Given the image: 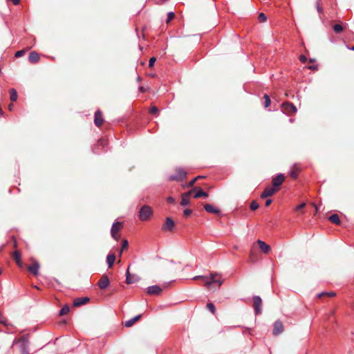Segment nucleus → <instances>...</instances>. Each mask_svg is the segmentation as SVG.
Returning <instances> with one entry per match:
<instances>
[{
	"label": "nucleus",
	"instance_id": "obj_1",
	"mask_svg": "<svg viewBox=\"0 0 354 354\" xmlns=\"http://www.w3.org/2000/svg\"><path fill=\"white\" fill-rule=\"evenodd\" d=\"M15 344L18 345L21 354H30V343L27 337L23 336L19 339H15L13 342V344Z\"/></svg>",
	"mask_w": 354,
	"mask_h": 354
},
{
	"label": "nucleus",
	"instance_id": "obj_2",
	"mask_svg": "<svg viewBox=\"0 0 354 354\" xmlns=\"http://www.w3.org/2000/svg\"><path fill=\"white\" fill-rule=\"evenodd\" d=\"M153 209L150 206L145 205L141 207L138 212V218L142 221H148L153 215Z\"/></svg>",
	"mask_w": 354,
	"mask_h": 354
},
{
	"label": "nucleus",
	"instance_id": "obj_3",
	"mask_svg": "<svg viewBox=\"0 0 354 354\" xmlns=\"http://www.w3.org/2000/svg\"><path fill=\"white\" fill-rule=\"evenodd\" d=\"M220 276H221L220 274L218 272L210 273V280H208L207 278L206 277L205 286L208 289L212 290V285L214 283H216L217 287L220 288L221 286L223 283V280L216 279V277H220Z\"/></svg>",
	"mask_w": 354,
	"mask_h": 354
},
{
	"label": "nucleus",
	"instance_id": "obj_4",
	"mask_svg": "<svg viewBox=\"0 0 354 354\" xmlns=\"http://www.w3.org/2000/svg\"><path fill=\"white\" fill-rule=\"evenodd\" d=\"M187 176V172L183 168L178 167L176 169V174L169 176V180L181 181Z\"/></svg>",
	"mask_w": 354,
	"mask_h": 354
},
{
	"label": "nucleus",
	"instance_id": "obj_5",
	"mask_svg": "<svg viewBox=\"0 0 354 354\" xmlns=\"http://www.w3.org/2000/svg\"><path fill=\"white\" fill-rule=\"evenodd\" d=\"M297 111L296 106L292 103L284 102L282 104V111L286 114L295 113Z\"/></svg>",
	"mask_w": 354,
	"mask_h": 354
},
{
	"label": "nucleus",
	"instance_id": "obj_6",
	"mask_svg": "<svg viewBox=\"0 0 354 354\" xmlns=\"http://www.w3.org/2000/svg\"><path fill=\"white\" fill-rule=\"evenodd\" d=\"M254 309L256 314L261 313V303L262 300L259 296H254L253 297Z\"/></svg>",
	"mask_w": 354,
	"mask_h": 354
},
{
	"label": "nucleus",
	"instance_id": "obj_7",
	"mask_svg": "<svg viewBox=\"0 0 354 354\" xmlns=\"http://www.w3.org/2000/svg\"><path fill=\"white\" fill-rule=\"evenodd\" d=\"M174 226V221L170 217H167L165 220V224L162 227V230L163 231H172Z\"/></svg>",
	"mask_w": 354,
	"mask_h": 354
},
{
	"label": "nucleus",
	"instance_id": "obj_8",
	"mask_svg": "<svg viewBox=\"0 0 354 354\" xmlns=\"http://www.w3.org/2000/svg\"><path fill=\"white\" fill-rule=\"evenodd\" d=\"M278 188H275L274 187H266L265 190L261 194V197L262 198H266L267 197L272 196L274 193L278 191Z\"/></svg>",
	"mask_w": 354,
	"mask_h": 354
},
{
	"label": "nucleus",
	"instance_id": "obj_9",
	"mask_svg": "<svg viewBox=\"0 0 354 354\" xmlns=\"http://www.w3.org/2000/svg\"><path fill=\"white\" fill-rule=\"evenodd\" d=\"M283 331V325L281 322L276 321L273 324V334L278 335Z\"/></svg>",
	"mask_w": 354,
	"mask_h": 354
},
{
	"label": "nucleus",
	"instance_id": "obj_10",
	"mask_svg": "<svg viewBox=\"0 0 354 354\" xmlns=\"http://www.w3.org/2000/svg\"><path fill=\"white\" fill-rule=\"evenodd\" d=\"M162 292V288L159 286L153 285L149 286L147 292L151 295H158Z\"/></svg>",
	"mask_w": 354,
	"mask_h": 354
},
{
	"label": "nucleus",
	"instance_id": "obj_11",
	"mask_svg": "<svg viewBox=\"0 0 354 354\" xmlns=\"http://www.w3.org/2000/svg\"><path fill=\"white\" fill-rule=\"evenodd\" d=\"M109 279L106 275H103L97 282V286L100 289L104 290L109 285Z\"/></svg>",
	"mask_w": 354,
	"mask_h": 354
},
{
	"label": "nucleus",
	"instance_id": "obj_12",
	"mask_svg": "<svg viewBox=\"0 0 354 354\" xmlns=\"http://www.w3.org/2000/svg\"><path fill=\"white\" fill-rule=\"evenodd\" d=\"M196 189H197V187H194L192 190H190L189 192H188L187 193H185V194H183L182 195V199H181V201H180V205L182 206H185V205H187L189 204V196Z\"/></svg>",
	"mask_w": 354,
	"mask_h": 354
},
{
	"label": "nucleus",
	"instance_id": "obj_13",
	"mask_svg": "<svg viewBox=\"0 0 354 354\" xmlns=\"http://www.w3.org/2000/svg\"><path fill=\"white\" fill-rule=\"evenodd\" d=\"M120 228H121V223L119 222L114 223L112 225L111 233V236L113 239H115L116 240L118 239L117 232L120 230Z\"/></svg>",
	"mask_w": 354,
	"mask_h": 354
},
{
	"label": "nucleus",
	"instance_id": "obj_14",
	"mask_svg": "<svg viewBox=\"0 0 354 354\" xmlns=\"http://www.w3.org/2000/svg\"><path fill=\"white\" fill-rule=\"evenodd\" d=\"M104 120L102 118V112L97 110L95 113L94 123L97 127H100L103 124Z\"/></svg>",
	"mask_w": 354,
	"mask_h": 354
},
{
	"label": "nucleus",
	"instance_id": "obj_15",
	"mask_svg": "<svg viewBox=\"0 0 354 354\" xmlns=\"http://www.w3.org/2000/svg\"><path fill=\"white\" fill-rule=\"evenodd\" d=\"M257 243L259 246V248L261 249V250L265 253V254H268L270 251V247L269 245H268L266 243H265L264 241L260 240V239H258L257 240Z\"/></svg>",
	"mask_w": 354,
	"mask_h": 354
},
{
	"label": "nucleus",
	"instance_id": "obj_16",
	"mask_svg": "<svg viewBox=\"0 0 354 354\" xmlns=\"http://www.w3.org/2000/svg\"><path fill=\"white\" fill-rule=\"evenodd\" d=\"M284 180V176L283 174H278L275 178L272 180L273 187L277 188V187L280 186Z\"/></svg>",
	"mask_w": 354,
	"mask_h": 354
},
{
	"label": "nucleus",
	"instance_id": "obj_17",
	"mask_svg": "<svg viewBox=\"0 0 354 354\" xmlns=\"http://www.w3.org/2000/svg\"><path fill=\"white\" fill-rule=\"evenodd\" d=\"M89 299L88 297H78L74 299L73 306L75 307L80 306L88 302Z\"/></svg>",
	"mask_w": 354,
	"mask_h": 354
},
{
	"label": "nucleus",
	"instance_id": "obj_18",
	"mask_svg": "<svg viewBox=\"0 0 354 354\" xmlns=\"http://www.w3.org/2000/svg\"><path fill=\"white\" fill-rule=\"evenodd\" d=\"M204 209H205L206 212H209V213H212V214H219L220 211L218 208H216V207H214V205H211V204H205L204 205Z\"/></svg>",
	"mask_w": 354,
	"mask_h": 354
},
{
	"label": "nucleus",
	"instance_id": "obj_19",
	"mask_svg": "<svg viewBox=\"0 0 354 354\" xmlns=\"http://www.w3.org/2000/svg\"><path fill=\"white\" fill-rule=\"evenodd\" d=\"M141 317H142V315H138L126 321L124 324V326L127 327V328L131 327V326H133V324L136 322L138 321L141 318Z\"/></svg>",
	"mask_w": 354,
	"mask_h": 354
},
{
	"label": "nucleus",
	"instance_id": "obj_20",
	"mask_svg": "<svg viewBox=\"0 0 354 354\" xmlns=\"http://www.w3.org/2000/svg\"><path fill=\"white\" fill-rule=\"evenodd\" d=\"M39 268V264L37 262H35L28 267V270L36 276L38 274Z\"/></svg>",
	"mask_w": 354,
	"mask_h": 354
},
{
	"label": "nucleus",
	"instance_id": "obj_21",
	"mask_svg": "<svg viewBox=\"0 0 354 354\" xmlns=\"http://www.w3.org/2000/svg\"><path fill=\"white\" fill-rule=\"evenodd\" d=\"M29 61L32 63H36L39 60V57L37 53L32 51L29 54Z\"/></svg>",
	"mask_w": 354,
	"mask_h": 354
},
{
	"label": "nucleus",
	"instance_id": "obj_22",
	"mask_svg": "<svg viewBox=\"0 0 354 354\" xmlns=\"http://www.w3.org/2000/svg\"><path fill=\"white\" fill-rule=\"evenodd\" d=\"M115 257L113 254H109L106 257V263L109 268H111L115 262Z\"/></svg>",
	"mask_w": 354,
	"mask_h": 354
},
{
	"label": "nucleus",
	"instance_id": "obj_23",
	"mask_svg": "<svg viewBox=\"0 0 354 354\" xmlns=\"http://www.w3.org/2000/svg\"><path fill=\"white\" fill-rule=\"evenodd\" d=\"M12 257L13 259L15 260V261L17 262V263L21 266L22 263H21V254L20 253L18 252V251H15L13 252V254H12Z\"/></svg>",
	"mask_w": 354,
	"mask_h": 354
},
{
	"label": "nucleus",
	"instance_id": "obj_24",
	"mask_svg": "<svg viewBox=\"0 0 354 354\" xmlns=\"http://www.w3.org/2000/svg\"><path fill=\"white\" fill-rule=\"evenodd\" d=\"M329 221H331L332 223L336 224V225H339L340 224V220H339V217L337 214H332L330 217H329Z\"/></svg>",
	"mask_w": 354,
	"mask_h": 354
},
{
	"label": "nucleus",
	"instance_id": "obj_25",
	"mask_svg": "<svg viewBox=\"0 0 354 354\" xmlns=\"http://www.w3.org/2000/svg\"><path fill=\"white\" fill-rule=\"evenodd\" d=\"M208 195H207V193L203 191L202 189H199L196 193L194 195V198H200V197H202V196H204V197H207Z\"/></svg>",
	"mask_w": 354,
	"mask_h": 354
},
{
	"label": "nucleus",
	"instance_id": "obj_26",
	"mask_svg": "<svg viewBox=\"0 0 354 354\" xmlns=\"http://www.w3.org/2000/svg\"><path fill=\"white\" fill-rule=\"evenodd\" d=\"M10 100L12 102H15L17 100V92L15 88H11L10 90Z\"/></svg>",
	"mask_w": 354,
	"mask_h": 354
},
{
	"label": "nucleus",
	"instance_id": "obj_27",
	"mask_svg": "<svg viewBox=\"0 0 354 354\" xmlns=\"http://www.w3.org/2000/svg\"><path fill=\"white\" fill-rule=\"evenodd\" d=\"M136 281V280H133L131 279V277L130 275L129 270V268H128L127 270V272H126V282H127V283H128V284L133 283H134Z\"/></svg>",
	"mask_w": 354,
	"mask_h": 354
},
{
	"label": "nucleus",
	"instance_id": "obj_28",
	"mask_svg": "<svg viewBox=\"0 0 354 354\" xmlns=\"http://www.w3.org/2000/svg\"><path fill=\"white\" fill-rule=\"evenodd\" d=\"M316 10L317 12L320 15L319 17L322 19L321 15L323 13V8L320 5L319 0H317L315 3Z\"/></svg>",
	"mask_w": 354,
	"mask_h": 354
},
{
	"label": "nucleus",
	"instance_id": "obj_29",
	"mask_svg": "<svg viewBox=\"0 0 354 354\" xmlns=\"http://www.w3.org/2000/svg\"><path fill=\"white\" fill-rule=\"evenodd\" d=\"M69 312V307L67 305H65L59 311V315L62 316L67 314Z\"/></svg>",
	"mask_w": 354,
	"mask_h": 354
},
{
	"label": "nucleus",
	"instance_id": "obj_30",
	"mask_svg": "<svg viewBox=\"0 0 354 354\" xmlns=\"http://www.w3.org/2000/svg\"><path fill=\"white\" fill-rule=\"evenodd\" d=\"M333 28L336 33H340L343 30V27L341 24H335L333 26Z\"/></svg>",
	"mask_w": 354,
	"mask_h": 354
},
{
	"label": "nucleus",
	"instance_id": "obj_31",
	"mask_svg": "<svg viewBox=\"0 0 354 354\" xmlns=\"http://www.w3.org/2000/svg\"><path fill=\"white\" fill-rule=\"evenodd\" d=\"M263 98L265 100L264 107L267 108V107H268L270 105V103H271L270 99L268 95H267V94H265L263 95Z\"/></svg>",
	"mask_w": 354,
	"mask_h": 354
},
{
	"label": "nucleus",
	"instance_id": "obj_32",
	"mask_svg": "<svg viewBox=\"0 0 354 354\" xmlns=\"http://www.w3.org/2000/svg\"><path fill=\"white\" fill-rule=\"evenodd\" d=\"M207 308L212 313L214 314L216 312V308L212 303H208L207 304Z\"/></svg>",
	"mask_w": 354,
	"mask_h": 354
},
{
	"label": "nucleus",
	"instance_id": "obj_33",
	"mask_svg": "<svg viewBox=\"0 0 354 354\" xmlns=\"http://www.w3.org/2000/svg\"><path fill=\"white\" fill-rule=\"evenodd\" d=\"M258 19H259V22H265L267 20V17H266V15L263 12H261L259 15Z\"/></svg>",
	"mask_w": 354,
	"mask_h": 354
},
{
	"label": "nucleus",
	"instance_id": "obj_34",
	"mask_svg": "<svg viewBox=\"0 0 354 354\" xmlns=\"http://www.w3.org/2000/svg\"><path fill=\"white\" fill-rule=\"evenodd\" d=\"M259 207V204L255 201H252L250 204V208L252 210H256Z\"/></svg>",
	"mask_w": 354,
	"mask_h": 354
},
{
	"label": "nucleus",
	"instance_id": "obj_35",
	"mask_svg": "<svg viewBox=\"0 0 354 354\" xmlns=\"http://www.w3.org/2000/svg\"><path fill=\"white\" fill-rule=\"evenodd\" d=\"M174 15H175L174 12H168L167 23H169L171 19H173L174 17Z\"/></svg>",
	"mask_w": 354,
	"mask_h": 354
},
{
	"label": "nucleus",
	"instance_id": "obj_36",
	"mask_svg": "<svg viewBox=\"0 0 354 354\" xmlns=\"http://www.w3.org/2000/svg\"><path fill=\"white\" fill-rule=\"evenodd\" d=\"M156 57H151L149 61V66L150 68H152L153 66L154 63L156 62Z\"/></svg>",
	"mask_w": 354,
	"mask_h": 354
},
{
	"label": "nucleus",
	"instance_id": "obj_37",
	"mask_svg": "<svg viewBox=\"0 0 354 354\" xmlns=\"http://www.w3.org/2000/svg\"><path fill=\"white\" fill-rule=\"evenodd\" d=\"M203 178V177H202V176H198V177H196V178H195L192 179V180L189 183L188 186H189V187H192V186H194V185L195 182L196 181V180H197L198 178Z\"/></svg>",
	"mask_w": 354,
	"mask_h": 354
},
{
	"label": "nucleus",
	"instance_id": "obj_38",
	"mask_svg": "<svg viewBox=\"0 0 354 354\" xmlns=\"http://www.w3.org/2000/svg\"><path fill=\"white\" fill-rule=\"evenodd\" d=\"M201 279L205 283V281H206V277L205 276L198 275V276H195L194 277H193L194 280H196V279Z\"/></svg>",
	"mask_w": 354,
	"mask_h": 354
},
{
	"label": "nucleus",
	"instance_id": "obj_39",
	"mask_svg": "<svg viewBox=\"0 0 354 354\" xmlns=\"http://www.w3.org/2000/svg\"><path fill=\"white\" fill-rule=\"evenodd\" d=\"M322 295H327L330 297H333L335 295V293L333 292H322L320 294L318 295V297H321Z\"/></svg>",
	"mask_w": 354,
	"mask_h": 354
},
{
	"label": "nucleus",
	"instance_id": "obj_40",
	"mask_svg": "<svg viewBox=\"0 0 354 354\" xmlns=\"http://www.w3.org/2000/svg\"><path fill=\"white\" fill-rule=\"evenodd\" d=\"M24 54V50H19L15 53V56L16 57H19L22 56Z\"/></svg>",
	"mask_w": 354,
	"mask_h": 354
},
{
	"label": "nucleus",
	"instance_id": "obj_41",
	"mask_svg": "<svg viewBox=\"0 0 354 354\" xmlns=\"http://www.w3.org/2000/svg\"><path fill=\"white\" fill-rule=\"evenodd\" d=\"M149 111L151 114H155L158 112V108L156 106H152Z\"/></svg>",
	"mask_w": 354,
	"mask_h": 354
},
{
	"label": "nucleus",
	"instance_id": "obj_42",
	"mask_svg": "<svg viewBox=\"0 0 354 354\" xmlns=\"http://www.w3.org/2000/svg\"><path fill=\"white\" fill-rule=\"evenodd\" d=\"M191 213H192V210L189 209H187L184 210V212H183L184 216H189L191 214Z\"/></svg>",
	"mask_w": 354,
	"mask_h": 354
},
{
	"label": "nucleus",
	"instance_id": "obj_43",
	"mask_svg": "<svg viewBox=\"0 0 354 354\" xmlns=\"http://www.w3.org/2000/svg\"><path fill=\"white\" fill-rule=\"evenodd\" d=\"M299 60L302 62V63H305L307 60V58L305 55H300L299 56Z\"/></svg>",
	"mask_w": 354,
	"mask_h": 354
},
{
	"label": "nucleus",
	"instance_id": "obj_44",
	"mask_svg": "<svg viewBox=\"0 0 354 354\" xmlns=\"http://www.w3.org/2000/svg\"><path fill=\"white\" fill-rule=\"evenodd\" d=\"M128 247V241L127 240H124L122 245V249L124 250Z\"/></svg>",
	"mask_w": 354,
	"mask_h": 354
},
{
	"label": "nucleus",
	"instance_id": "obj_45",
	"mask_svg": "<svg viewBox=\"0 0 354 354\" xmlns=\"http://www.w3.org/2000/svg\"><path fill=\"white\" fill-rule=\"evenodd\" d=\"M305 205H306V204H305V203H301V204H300V205H297V206L296 207V209H295L298 211V210H299V209H301L304 208V207H305Z\"/></svg>",
	"mask_w": 354,
	"mask_h": 354
},
{
	"label": "nucleus",
	"instance_id": "obj_46",
	"mask_svg": "<svg viewBox=\"0 0 354 354\" xmlns=\"http://www.w3.org/2000/svg\"><path fill=\"white\" fill-rule=\"evenodd\" d=\"M290 176H291L292 177H293V178H297V173H296L295 171H292V172L290 173Z\"/></svg>",
	"mask_w": 354,
	"mask_h": 354
},
{
	"label": "nucleus",
	"instance_id": "obj_47",
	"mask_svg": "<svg viewBox=\"0 0 354 354\" xmlns=\"http://www.w3.org/2000/svg\"><path fill=\"white\" fill-rule=\"evenodd\" d=\"M272 203V200L271 199H267L266 201V206H269Z\"/></svg>",
	"mask_w": 354,
	"mask_h": 354
},
{
	"label": "nucleus",
	"instance_id": "obj_48",
	"mask_svg": "<svg viewBox=\"0 0 354 354\" xmlns=\"http://www.w3.org/2000/svg\"><path fill=\"white\" fill-rule=\"evenodd\" d=\"M4 317H3L1 313L0 312V323H4Z\"/></svg>",
	"mask_w": 354,
	"mask_h": 354
},
{
	"label": "nucleus",
	"instance_id": "obj_49",
	"mask_svg": "<svg viewBox=\"0 0 354 354\" xmlns=\"http://www.w3.org/2000/svg\"><path fill=\"white\" fill-rule=\"evenodd\" d=\"M167 201H168L169 203H174V199L172 197H168V198H167Z\"/></svg>",
	"mask_w": 354,
	"mask_h": 354
},
{
	"label": "nucleus",
	"instance_id": "obj_50",
	"mask_svg": "<svg viewBox=\"0 0 354 354\" xmlns=\"http://www.w3.org/2000/svg\"><path fill=\"white\" fill-rule=\"evenodd\" d=\"M139 91H140V92L144 93V92H145L146 89H145L143 86H140V87H139Z\"/></svg>",
	"mask_w": 354,
	"mask_h": 354
},
{
	"label": "nucleus",
	"instance_id": "obj_51",
	"mask_svg": "<svg viewBox=\"0 0 354 354\" xmlns=\"http://www.w3.org/2000/svg\"><path fill=\"white\" fill-rule=\"evenodd\" d=\"M131 279H132L133 280H136V281H138V277H137L136 276H133V277H131Z\"/></svg>",
	"mask_w": 354,
	"mask_h": 354
},
{
	"label": "nucleus",
	"instance_id": "obj_52",
	"mask_svg": "<svg viewBox=\"0 0 354 354\" xmlns=\"http://www.w3.org/2000/svg\"><path fill=\"white\" fill-rule=\"evenodd\" d=\"M140 80H141L140 77V76H138V77H137V81H138V82H140Z\"/></svg>",
	"mask_w": 354,
	"mask_h": 354
},
{
	"label": "nucleus",
	"instance_id": "obj_53",
	"mask_svg": "<svg viewBox=\"0 0 354 354\" xmlns=\"http://www.w3.org/2000/svg\"><path fill=\"white\" fill-rule=\"evenodd\" d=\"M309 68H310V69H315L316 67H315V66H310Z\"/></svg>",
	"mask_w": 354,
	"mask_h": 354
},
{
	"label": "nucleus",
	"instance_id": "obj_54",
	"mask_svg": "<svg viewBox=\"0 0 354 354\" xmlns=\"http://www.w3.org/2000/svg\"><path fill=\"white\" fill-rule=\"evenodd\" d=\"M12 106V104H10V106H9V109H10V110H11Z\"/></svg>",
	"mask_w": 354,
	"mask_h": 354
},
{
	"label": "nucleus",
	"instance_id": "obj_55",
	"mask_svg": "<svg viewBox=\"0 0 354 354\" xmlns=\"http://www.w3.org/2000/svg\"><path fill=\"white\" fill-rule=\"evenodd\" d=\"M99 142L100 143V145H103V141L102 140H99Z\"/></svg>",
	"mask_w": 354,
	"mask_h": 354
},
{
	"label": "nucleus",
	"instance_id": "obj_56",
	"mask_svg": "<svg viewBox=\"0 0 354 354\" xmlns=\"http://www.w3.org/2000/svg\"><path fill=\"white\" fill-rule=\"evenodd\" d=\"M162 286H163V288H166L167 286V284L165 283Z\"/></svg>",
	"mask_w": 354,
	"mask_h": 354
},
{
	"label": "nucleus",
	"instance_id": "obj_57",
	"mask_svg": "<svg viewBox=\"0 0 354 354\" xmlns=\"http://www.w3.org/2000/svg\"><path fill=\"white\" fill-rule=\"evenodd\" d=\"M351 50L354 51V46L351 48Z\"/></svg>",
	"mask_w": 354,
	"mask_h": 354
},
{
	"label": "nucleus",
	"instance_id": "obj_58",
	"mask_svg": "<svg viewBox=\"0 0 354 354\" xmlns=\"http://www.w3.org/2000/svg\"><path fill=\"white\" fill-rule=\"evenodd\" d=\"M293 121H294V120H293V119H290V122H292Z\"/></svg>",
	"mask_w": 354,
	"mask_h": 354
}]
</instances>
